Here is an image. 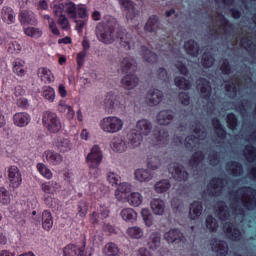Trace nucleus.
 <instances>
[{"label": "nucleus", "mask_w": 256, "mask_h": 256, "mask_svg": "<svg viewBox=\"0 0 256 256\" xmlns=\"http://www.w3.org/2000/svg\"><path fill=\"white\" fill-rule=\"evenodd\" d=\"M227 171H230L234 177L243 175V167L237 162H230L227 164Z\"/></svg>", "instance_id": "nucleus-48"}, {"label": "nucleus", "mask_w": 256, "mask_h": 256, "mask_svg": "<svg viewBox=\"0 0 256 256\" xmlns=\"http://www.w3.org/2000/svg\"><path fill=\"white\" fill-rule=\"evenodd\" d=\"M184 49L187 55H190V57H199V51H201L199 44L194 40H188L185 42Z\"/></svg>", "instance_id": "nucleus-28"}, {"label": "nucleus", "mask_w": 256, "mask_h": 256, "mask_svg": "<svg viewBox=\"0 0 256 256\" xmlns=\"http://www.w3.org/2000/svg\"><path fill=\"white\" fill-rule=\"evenodd\" d=\"M164 239L167 243L178 245V243H185V235L179 229H171L164 234Z\"/></svg>", "instance_id": "nucleus-18"}, {"label": "nucleus", "mask_w": 256, "mask_h": 256, "mask_svg": "<svg viewBox=\"0 0 256 256\" xmlns=\"http://www.w3.org/2000/svg\"><path fill=\"white\" fill-rule=\"evenodd\" d=\"M127 235L132 239H141L143 237V229L137 226L130 227L127 230Z\"/></svg>", "instance_id": "nucleus-53"}, {"label": "nucleus", "mask_w": 256, "mask_h": 256, "mask_svg": "<svg viewBox=\"0 0 256 256\" xmlns=\"http://www.w3.org/2000/svg\"><path fill=\"white\" fill-rule=\"evenodd\" d=\"M122 87L131 91V89H135L137 85H139V78L136 75H126L121 80Z\"/></svg>", "instance_id": "nucleus-27"}, {"label": "nucleus", "mask_w": 256, "mask_h": 256, "mask_svg": "<svg viewBox=\"0 0 256 256\" xmlns=\"http://www.w3.org/2000/svg\"><path fill=\"white\" fill-rule=\"evenodd\" d=\"M116 39H118L119 45L127 51L135 47V36L125 29L120 28L117 30Z\"/></svg>", "instance_id": "nucleus-8"}, {"label": "nucleus", "mask_w": 256, "mask_h": 256, "mask_svg": "<svg viewBox=\"0 0 256 256\" xmlns=\"http://www.w3.org/2000/svg\"><path fill=\"white\" fill-rule=\"evenodd\" d=\"M154 189L156 193H167L171 189V182L169 179L160 180L154 185Z\"/></svg>", "instance_id": "nucleus-41"}, {"label": "nucleus", "mask_w": 256, "mask_h": 256, "mask_svg": "<svg viewBox=\"0 0 256 256\" xmlns=\"http://www.w3.org/2000/svg\"><path fill=\"white\" fill-rule=\"evenodd\" d=\"M56 147L60 153H67V151H71V143L65 138H60L56 143Z\"/></svg>", "instance_id": "nucleus-50"}, {"label": "nucleus", "mask_w": 256, "mask_h": 256, "mask_svg": "<svg viewBox=\"0 0 256 256\" xmlns=\"http://www.w3.org/2000/svg\"><path fill=\"white\" fill-rule=\"evenodd\" d=\"M128 141L132 147H139L143 141V136L138 130L133 129L128 133Z\"/></svg>", "instance_id": "nucleus-34"}, {"label": "nucleus", "mask_w": 256, "mask_h": 256, "mask_svg": "<svg viewBox=\"0 0 256 256\" xmlns=\"http://www.w3.org/2000/svg\"><path fill=\"white\" fill-rule=\"evenodd\" d=\"M154 215H165V202L161 199H153L150 203Z\"/></svg>", "instance_id": "nucleus-33"}, {"label": "nucleus", "mask_w": 256, "mask_h": 256, "mask_svg": "<svg viewBox=\"0 0 256 256\" xmlns=\"http://www.w3.org/2000/svg\"><path fill=\"white\" fill-rule=\"evenodd\" d=\"M77 5L73 2H67L64 4V9L70 19H77Z\"/></svg>", "instance_id": "nucleus-49"}, {"label": "nucleus", "mask_w": 256, "mask_h": 256, "mask_svg": "<svg viewBox=\"0 0 256 256\" xmlns=\"http://www.w3.org/2000/svg\"><path fill=\"white\" fill-rule=\"evenodd\" d=\"M173 119H175V112L169 109L161 110L156 115V122L162 127H167L168 125H171V123H173Z\"/></svg>", "instance_id": "nucleus-17"}, {"label": "nucleus", "mask_w": 256, "mask_h": 256, "mask_svg": "<svg viewBox=\"0 0 256 256\" xmlns=\"http://www.w3.org/2000/svg\"><path fill=\"white\" fill-rule=\"evenodd\" d=\"M100 127L105 133H118L123 129V120L115 116H108L100 121Z\"/></svg>", "instance_id": "nucleus-6"}, {"label": "nucleus", "mask_w": 256, "mask_h": 256, "mask_svg": "<svg viewBox=\"0 0 256 256\" xmlns=\"http://www.w3.org/2000/svg\"><path fill=\"white\" fill-rule=\"evenodd\" d=\"M169 173H171L173 179L175 181H187L189 179V173H187V170H185V167L183 165H180L179 163H173L170 165L168 169Z\"/></svg>", "instance_id": "nucleus-12"}, {"label": "nucleus", "mask_w": 256, "mask_h": 256, "mask_svg": "<svg viewBox=\"0 0 256 256\" xmlns=\"http://www.w3.org/2000/svg\"><path fill=\"white\" fill-rule=\"evenodd\" d=\"M213 127L215 129V133L220 139H225L227 133L223 129V126H221V123L217 119L212 120Z\"/></svg>", "instance_id": "nucleus-54"}, {"label": "nucleus", "mask_w": 256, "mask_h": 256, "mask_svg": "<svg viewBox=\"0 0 256 256\" xmlns=\"http://www.w3.org/2000/svg\"><path fill=\"white\" fill-rule=\"evenodd\" d=\"M223 231L226 233L227 237L232 241H239L241 239V231L233 227V224L226 222L223 225Z\"/></svg>", "instance_id": "nucleus-23"}, {"label": "nucleus", "mask_w": 256, "mask_h": 256, "mask_svg": "<svg viewBox=\"0 0 256 256\" xmlns=\"http://www.w3.org/2000/svg\"><path fill=\"white\" fill-rule=\"evenodd\" d=\"M203 159H205L203 152H195L189 161L190 166L193 167V169H197V167L203 163Z\"/></svg>", "instance_id": "nucleus-46"}, {"label": "nucleus", "mask_w": 256, "mask_h": 256, "mask_svg": "<svg viewBox=\"0 0 256 256\" xmlns=\"http://www.w3.org/2000/svg\"><path fill=\"white\" fill-rule=\"evenodd\" d=\"M197 90L199 91L203 100L206 101V105H204V109H206L207 113L217 115L215 108V99H211V84L207 79L200 78L197 80Z\"/></svg>", "instance_id": "nucleus-3"}, {"label": "nucleus", "mask_w": 256, "mask_h": 256, "mask_svg": "<svg viewBox=\"0 0 256 256\" xmlns=\"http://www.w3.org/2000/svg\"><path fill=\"white\" fill-rule=\"evenodd\" d=\"M153 141L156 145H165L169 141V131L165 128H158L153 133Z\"/></svg>", "instance_id": "nucleus-21"}, {"label": "nucleus", "mask_w": 256, "mask_h": 256, "mask_svg": "<svg viewBox=\"0 0 256 256\" xmlns=\"http://www.w3.org/2000/svg\"><path fill=\"white\" fill-rule=\"evenodd\" d=\"M212 21L214 24L209 30L210 35L217 37L218 35H228V33H231L233 26L225 19L224 15L217 14L212 18Z\"/></svg>", "instance_id": "nucleus-4"}, {"label": "nucleus", "mask_w": 256, "mask_h": 256, "mask_svg": "<svg viewBox=\"0 0 256 256\" xmlns=\"http://www.w3.org/2000/svg\"><path fill=\"white\" fill-rule=\"evenodd\" d=\"M20 23L23 25H33L37 23V20L35 19V14L33 12L24 10L20 13Z\"/></svg>", "instance_id": "nucleus-35"}, {"label": "nucleus", "mask_w": 256, "mask_h": 256, "mask_svg": "<svg viewBox=\"0 0 256 256\" xmlns=\"http://www.w3.org/2000/svg\"><path fill=\"white\" fill-rule=\"evenodd\" d=\"M129 193H131V184L123 182L118 186L115 197L118 201H127Z\"/></svg>", "instance_id": "nucleus-22"}, {"label": "nucleus", "mask_w": 256, "mask_h": 256, "mask_svg": "<svg viewBox=\"0 0 256 256\" xmlns=\"http://www.w3.org/2000/svg\"><path fill=\"white\" fill-rule=\"evenodd\" d=\"M135 177L138 181L143 183V181H151V179H153V174L147 169H138L135 172Z\"/></svg>", "instance_id": "nucleus-43"}, {"label": "nucleus", "mask_w": 256, "mask_h": 256, "mask_svg": "<svg viewBox=\"0 0 256 256\" xmlns=\"http://www.w3.org/2000/svg\"><path fill=\"white\" fill-rule=\"evenodd\" d=\"M42 123L51 133H58L61 131V120L57 117V114L46 111L42 116Z\"/></svg>", "instance_id": "nucleus-7"}, {"label": "nucleus", "mask_w": 256, "mask_h": 256, "mask_svg": "<svg viewBox=\"0 0 256 256\" xmlns=\"http://www.w3.org/2000/svg\"><path fill=\"white\" fill-rule=\"evenodd\" d=\"M59 183L55 181L45 182L42 184L41 189L44 193H48L50 195H53V193L59 191L60 189Z\"/></svg>", "instance_id": "nucleus-39"}, {"label": "nucleus", "mask_w": 256, "mask_h": 256, "mask_svg": "<svg viewBox=\"0 0 256 256\" xmlns=\"http://www.w3.org/2000/svg\"><path fill=\"white\" fill-rule=\"evenodd\" d=\"M120 69L123 73H129L137 69V62L135 59L127 56L120 60Z\"/></svg>", "instance_id": "nucleus-24"}, {"label": "nucleus", "mask_w": 256, "mask_h": 256, "mask_svg": "<svg viewBox=\"0 0 256 256\" xmlns=\"http://www.w3.org/2000/svg\"><path fill=\"white\" fill-rule=\"evenodd\" d=\"M163 97V91L159 89H150L146 94L145 101L149 107H155L163 101Z\"/></svg>", "instance_id": "nucleus-16"}, {"label": "nucleus", "mask_w": 256, "mask_h": 256, "mask_svg": "<svg viewBox=\"0 0 256 256\" xmlns=\"http://www.w3.org/2000/svg\"><path fill=\"white\" fill-rule=\"evenodd\" d=\"M103 107L108 113H113L115 109L121 108V98L113 92H109L104 100Z\"/></svg>", "instance_id": "nucleus-10"}, {"label": "nucleus", "mask_w": 256, "mask_h": 256, "mask_svg": "<svg viewBox=\"0 0 256 256\" xmlns=\"http://www.w3.org/2000/svg\"><path fill=\"white\" fill-rule=\"evenodd\" d=\"M136 130L142 137H147L153 131V123L147 119H141L136 123Z\"/></svg>", "instance_id": "nucleus-19"}, {"label": "nucleus", "mask_w": 256, "mask_h": 256, "mask_svg": "<svg viewBox=\"0 0 256 256\" xmlns=\"http://www.w3.org/2000/svg\"><path fill=\"white\" fill-rule=\"evenodd\" d=\"M244 156L246 157L249 163H253L256 158V150L253 146H246L244 149Z\"/></svg>", "instance_id": "nucleus-56"}, {"label": "nucleus", "mask_w": 256, "mask_h": 256, "mask_svg": "<svg viewBox=\"0 0 256 256\" xmlns=\"http://www.w3.org/2000/svg\"><path fill=\"white\" fill-rule=\"evenodd\" d=\"M24 32H25V35H27L28 37L39 38L41 37V35H43V32L39 30V28H35V27L26 28Z\"/></svg>", "instance_id": "nucleus-62"}, {"label": "nucleus", "mask_w": 256, "mask_h": 256, "mask_svg": "<svg viewBox=\"0 0 256 256\" xmlns=\"http://www.w3.org/2000/svg\"><path fill=\"white\" fill-rule=\"evenodd\" d=\"M86 161L90 169H97V167L101 165V161H103V152H101V148L94 145L91 148L90 153L87 155Z\"/></svg>", "instance_id": "nucleus-9"}, {"label": "nucleus", "mask_w": 256, "mask_h": 256, "mask_svg": "<svg viewBox=\"0 0 256 256\" xmlns=\"http://www.w3.org/2000/svg\"><path fill=\"white\" fill-rule=\"evenodd\" d=\"M205 227L209 233H217L219 222L213 215H208L205 219Z\"/></svg>", "instance_id": "nucleus-36"}, {"label": "nucleus", "mask_w": 256, "mask_h": 256, "mask_svg": "<svg viewBox=\"0 0 256 256\" xmlns=\"http://www.w3.org/2000/svg\"><path fill=\"white\" fill-rule=\"evenodd\" d=\"M112 149L116 153H124L127 151V141L123 136H115L112 140Z\"/></svg>", "instance_id": "nucleus-25"}, {"label": "nucleus", "mask_w": 256, "mask_h": 256, "mask_svg": "<svg viewBox=\"0 0 256 256\" xmlns=\"http://www.w3.org/2000/svg\"><path fill=\"white\" fill-rule=\"evenodd\" d=\"M140 55L146 63H157V54L149 50L146 46L141 47Z\"/></svg>", "instance_id": "nucleus-32"}, {"label": "nucleus", "mask_w": 256, "mask_h": 256, "mask_svg": "<svg viewBox=\"0 0 256 256\" xmlns=\"http://www.w3.org/2000/svg\"><path fill=\"white\" fill-rule=\"evenodd\" d=\"M193 135L187 136L185 139V147L190 151L199 149V141H203L207 137V132L201 129V126L198 124L192 125Z\"/></svg>", "instance_id": "nucleus-5"}, {"label": "nucleus", "mask_w": 256, "mask_h": 256, "mask_svg": "<svg viewBox=\"0 0 256 256\" xmlns=\"http://www.w3.org/2000/svg\"><path fill=\"white\" fill-rule=\"evenodd\" d=\"M87 211H89V204L86 201H81L78 204V216L85 217L87 215Z\"/></svg>", "instance_id": "nucleus-64"}, {"label": "nucleus", "mask_w": 256, "mask_h": 256, "mask_svg": "<svg viewBox=\"0 0 256 256\" xmlns=\"http://www.w3.org/2000/svg\"><path fill=\"white\" fill-rule=\"evenodd\" d=\"M104 254L107 256H116L119 255V247L117 244L110 242L105 245L104 247Z\"/></svg>", "instance_id": "nucleus-51"}, {"label": "nucleus", "mask_w": 256, "mask_h": 256, "mask_svg": "<svg viewBox=\"0 0 256 256\" xmlns=\"http://www.w3.org/2000/svg\"><path fill=\"white\" fill-rule=\"evenodd\" d=\"M43 97L50 103H53L55 101V90L49 86H45L43 88Z\"/></svg>", "instance_id": "nucleus-59"}, {"label": "nucleus", "mask_w": 256, "mask_h": 256, "mask_svg": "<svg viewBox=\"0 0 256 256\" xmlns=\"http://www.w3.org/2000/svg\"><path fill=\"white\" fill-rule=\"evenodd\" d=\"M117 27H119V23L113 18L100 22L96 26V37H98L99 41H102V43L111 45L117 37L115 34Z\"/></svg>", "instance_id": "nucleus-2"}, {"label": "nucleus", "mask_w": 256, "mask_h": 256, "mask_svg": "<svg viewBox=\"0 0 256 256\" xmlns=\"http://www.w3.org/2000/svg\"><path fill=\"white\" fill-rule=\"evenodd\" d=\"M126 199L128 203L132 205V207H139V205L143 203V196H141L139 192L131 193L130 196H128Z\"/></svg>", "instance_id": "nucleus-47"}, {"label": "nucleus", "mask_w": 256, "mask_h": 256, "mask_svg": "<svg viewBox=\"0 0 256 256\" xmlns=\"http://www.w3.org/2000/svg\"><path fill=\"white\" fill-rule=\"evenodd\" d=\"M229 199L231 201V209L235 219L243 221L245 217V209L253 211L256 209V190L252 188L243 187L236 192H229Z\"/></svg>", "instance_id": "nucleus-1"}, {"label": "nucleus", "mask_w": 256, "mask_h": 256, "mask_svg": "<svg viewBox=\"0 0 256 256\" xmlns=\"http://www.w3.org/2000/svg\"><path fill=\"white\" fill-rule=\"evenodd\" d=\"M13 73L17 74L18 77L25 75V61H18L14 63Z\"/></svg>", "instance_id": "nucleus-58"}, {"label": "nucleus", "mask_w": 256, "mask_h": 256, "mask_svg": "<svg viewBox=\"0 0 256 256\" xmlns=\"http://www.w3.org/2000/svg\"><path fill=\"white\" fill-rule=\"evenodd\" d=\"M144 29L149 33H155L159 29V18L157 16L150 17Z\"/></svg>", "instance_id": "nucleus-42"}, {"label": "nucleus", "mask_w": 256, "mask_h": 256, "mask_svg": "<svg viewBox=\"0 0 256 256\" xmlns=\"http://www.w3.org/2000/svg\"><path fill=\"white\" fill-rule=\"evenodd\" d=\"M141 215L145 225H147V227H151V225H153V214H151L149 209L147 208L142 209Z\"/></svg>", "instance_id": "nucleus-57"}, {"label": "nucleus", "mask_w": 256, "mask_h": 256, "mask_svg": "<svg viewBox=\"0 0 256 256\" xmlns=\"http://www.w3.org/2000/svg\"><path fill=\"white\" fill-rule=\"evenodd\" d=\"M118 3L120 7L126 11L127 19H131V21H133V19L139 17L140 12L135 7V2H133V0H118Z\"/></svg>", "instance_id": "nucleus-13"}, {"label": "nucleus", "mask_w": 256, "mask_h": 256, "mask_svg": "<svg viewBox=\"0 0 256 256\" xmlns=\"http://www.w3.org/2000/svg\"><path fill=\"white\" fill-rule=\"evenodd\" d=\"M42 227L45 231H49L53 227V216H51V212L44 211L42 213Z\"/></svg>", "instance_id": "nucleus-44"}, {"label": "nucleus", "mask_w": 256, "mask_h": 256, "mask_svg": "<svg viewBox=\"0 0 256 256\" xmlns=\"http://www.w3.org/2000/svg\"><path fill=\"white\" fill-rule=\"evenodd\" d=\"M148 247L152 251H156L161 247V233L153 232L148 239Z\"/></svg>", "instance_id": "nucleus-31"}, {"label": "nucleus", "mask_w": 256, "mask_h": 256, "mask_svg": "<svg viewBox=\"0 0 256 256\" xmlns=\"http://www.w3.org/2000/svg\"><path fill=\"white\" fill-rule=\"evenodd\" d=\"M122 219L127 223H133L137 221V212L133 208H125L120 213Z\"/></svg>", "instance_id": "nucleus-37"}, {"label": "nucleus", "mask_w": 256, "mask_h": 256, "mask_svg": "<svg viewBox=\"0 0 256 256\" xmlns=\"http://www.w3.org/2000/svg\"><path fill=\"white\" fill-rule=\"evenodd\" d=\"M214 213L220 221H227L231 217L229 208L225 205V202H217L214 206Z\"/></svg>", "instance_id": "nucleus-20"}, {"label": "nucleus", "mask_w": 256, "mask_h": 256, "mask_svg": "<svg viewBox=\"0 0 256 256\" xmlns=\"http://www.w3.org/2000/svg\"><path fill=\"white\" fill-rule=\"evenodd\" d=\"M203 215V204L201 202H193L189 209V219L195 221Z\"/></svg>", "instance_id": "nucleus-26"}, {"label": "nucleus", "mask_w": 256, "mask_h": 256, "mask_svg": "<svg viewBox=\"0 0 256 256\" xmlns=\"http://www.w3.org/2000/svg\"><path fill=\"white\" fill-rule=\"evenodd\" d=\"M210 247L216 256H227L229 253V244L223 240L212 239L210 240Z\"/></svg>", "instance_id": "nucleus-15"}, {"label": "nucleus", "mask_w": 256, "mask_h": 256, "mask_svg": "<svg viewBox=\"0 0 256 256\" xmlns=\"http://www.w3.org/2000/svg\"><path fill=\"white\" fill-rule=\"evenodd\" d=\"M148 169L150 171H157L161 167V159L157 157H153L147 164Z\"/></svg>", "instance_id": "nucleus-63"}, {"label": "nucleus", "mask_w": 256, "mask_h": 256, "mask_svg": "<svg viewBox=\"0 0 256 256\" xmlns=\"http://www.w3.org/2000/svg\"><path fill=\"white\" fill-rule=\"evenodd\" d=\"M38 77H40L41 81H48V83L53 81V74L51 73V70L47 68H39Z\"/></svg>", "instance_id": "nucleus-52"}, {"label": "nucleus", "mask_w": 256, "mask_h": 256, "mask_svg": "<svg viewBox=\"0 0 256 256\" xmlns=\"http://www.w3.org/2000/svg\"><path fill=\"white\" fill-rule=\"evenodd\" d=\"M44 157L51 165H60V163H63V156L51 150L45 151Z\"/></svg>", "instance_id": "nucleus-29"}, {"label": "nucleus", "mask_w": 256, "mask_h": 256, "mask_svg": "<svg viewBox=\"0 0 256 256\" xmlns=\"http://www.w3.org/2000/svg\"><path fill=\"white\" fill-rule=\"evenodd\" d=\"M31 121V116L27 113H16L14 115V124L17 125V127H26V125H29Z\"/></svg>", "instance_id": "nucleus-30"}, {"label": "nucleus", "mask_w": 256, "mask_h": 256, "mask_svg": "<svg viewBox=\"0 0 256 256\" xmlns=\"http://www.w3.org/2000/svg\"><path fill=\"white\" fill-rule=\"evenodd\" d=\"M0 203H2V205H9V203H11L9 192L3 187H0Z\"/></svg>", "instance_id": "nucleus-61"}, {"label": "nucleus", "mask_w": 256, "mask_h": 256, "mask_svg": "<svg viewBox=\"0 0 256 256\" xmlns=\"http://www.w3.org/2000/svg\"><path fill=\"white\" fill-rule=\"evenodd\" d=\"M225 183L226 185H229V182L227 180L214 178L210 181L207 187V191L209 195L217 196L221 195V192L225 190Z\"/></svg>", "instance_id": "nucleus-14"}, {"label": "nucleus", "mask_w": 256, "mask_h": 256, "mask_svg": "<svg viewBox=\"0 0 256 256\" xmlns=\"http://www.w3.org/2000/svg\"><path fill=\"white\" fill-rule=\"evenodd\" d=\"M8 181L9 187L12 189H18L23 183V177L21 176V171L17 166H11L8 170Z\"/></svg>", "instance_id": "nucleus-11"}, {"label": "nucleus", "mask_w": 256, "mask_h": 256, "mask_svg": "<svg viewBox=\"0 0 256 256\" xmlns=\"http://www.w3.org/2000/svg\"><path fill=\"white\" fill-rule=\"evenodd\" d=\"M174 83L178 89H183L184 91H189L193 87L191 80H187L185 77L176 76L174 78Z\"/></svg>", "instance_id": "nucleus-38"}, {"label": "nucleus", "mask_w": 256, "mask_h": 256, "mask_svg": "<svg viewBox=\"0 0 256 256\" xmlns=\"http://www.w3.org/2000/svg\"><path fill=\"white\" fill-rule=\"evenodd\" d=\"M225 89L228 97H231L232 99L233 97H237V86L235 82H232V83L227 82L225 84Z\"/></svg>", "instance_id": "nucleus-60"}, {"label": "nucleus", "mask_w": 256, "mask_h": 256, "mask_svg": "<svg viewBox=\"0 0 256 256\" xmlns=\"http://www.w3.org/2000/svg\"><path fill=\"white\" fill-rule=\"evenodd\" d=\"M64 256H83V250H81L76 245L70 244L66 246L63 250Z\"/></svg>", "instance_id": "nucleus-45"}, {"label": "nucleus", "mask_w": 256, "mask_h": 256, "mask_svg": "<svg viewBox=\"0 0 256 256\" xmlns=\"http://www.w3.org/2000/svg\"><path fill=\"white\" fill-rule=\"evenodd\" d=\"M215 63V57L211 55L209 52H206L202 56V66L206 69H209V67H213V64Z\"/></svg>", "instance_id": "nucleus-55"}, {"label": "nucleus", "mask_w": 256, "mask_h": 256, "mask_svg": "<svg viewBox=\"0 0 256 256\" xmlns=\"http://www.w3.org/2000/svg\"><path fill=\"white\" fill-rule=\"evenodd\" d=\"M2 20L7 25H11V23H15V12L10 7H4L2 9Z\"/></svg>", "instance_id": "nucleus-40"}]
</instances>
